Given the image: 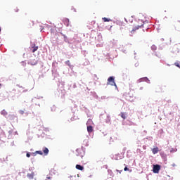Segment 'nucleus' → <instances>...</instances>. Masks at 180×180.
<instances>
[{
  "mask_svg": "<svg viewBox=\"0 0 180 180\" xmlns=\"http://www.w3.org/2000/svg\"><path fill=\"white\" fill-rule=\"evenodd\" d=\"M117 172H120V174H122V170L119 171L118 169H117Z\"/></svg>",
  "mask_w": 180,
  "mask_h": 180,
  "instance_id": "nucleus-26",
  "label": "nucleus"
},
{
  "mask_svg": "<svg viewBox=\"0 0 180 180\" xmlns=\"http://www.w3.org/2000/svg\"><path fill=\"white\" fill-rule=\"evenodd\" d=\"M91 123H92V120H91V119L88 120V121L86 122L87 126H88V124H91Z\"/></svg>",
  "mask_w": 180,
  "mask_h": 180,
  "instance_id": "nucleus-20",
  "label": "nucleus"
},
{
  "mask_svg": "<svg viewBox=\"0 0 180 180\" xmlns=\"http://www.w3.org/2000/svg\"><path fill=\"white\" fill-rule=\"evenodd\" d=\"M174 151H176V150H170V153H174Z\"/></svg>",
  "mask_w": 180,
  "mask_h": 180,
  "instance_id": "nucleus-28",
  "label": "nucleus"
},
{
  "mask_svg": "<svg viewBox=\"0 0 180 180\" xmlns=\"http://www.w3.org/2000/svg\"><path fill=\"white\" fill-rule=\"evenodd\" d=\"M15 115H8L9 120H15Z\"/></svg>",
  "mask_w": 180,
  "mask_h": 180,
  "instance_id": "nucleus-14",
  "label": "nucleus"
},
{
  "mask_svg": "<svg viewBox=\"0 0 180 180\" xmlns=\"http://www.w3.org/2000/svg\"><path fill=\"white\" fill-rule=\"evenodd\" d=\"M65 63L68 64V65H70V60H67Z\"/></svg>",
  "mask_w": 180,
  "mask_h": 180,
  "instance_id": "nucleus-25",
  "label": "nucleus"
},
{
  "mask_svg": "<svg viewBox=\"0 0 180 180\" xmlns=\"http://www.w3.org/2000/svg\"><path fill=\"white\" fill-rule=\"evenodd\" d=\"M77 153L81 151V149H77Z\"/></svg>",
  "mask_w": 180,
  "mask_h": 180,
  "instance_id": "nucleus-27",
  "label": "nucleus"
},
{
  "mask_svg": "<svg viewBox=\"0 0 180 180\" xmlns=\"http://www.w3.org/2000/svg\"><path fill=\"white\" fill-rule=\"evenodd\" d=\"M43 153H44V155H49V148H47L46 147H44L43 148Z\"/></svg>",
  "mask_w": 180,
  "mask_h": 180,
  "instance_id": "nucleus-9",
  "label": "nucleus"
},
{
  "mask_svg": "<svg viewBox=\"0 0 180 180\" xmlns=\"http://www.w3.org/2000/svg\"><path fill=\"white\" fill-rule=\"evenodd\" d=\"M103 22H112V20H110V18H103Z\"/></svg>",
  "mask_w": 180,
  "mask_h": 180,
  "instance_id": "nucleus-16",
  "label": "nucleus"
},
{
  "mask_svg": "<svg viewBox=\"0 0 180 180\" xmlns=\"http://www.w3.org/2000/svg\"><path fill=\"white\" fill-rule=\"evenodd\" d=\"M29 64H30L31 65H36V64H37V60H36V59H34L33 60H30Z\"/></svg>",
  "mask_w": 180,
  "mask_h": 180,
  "instance_id": "nucleus-8",
  "label": "nucleus"
},
{
  "mask_svg": "<svg viewBox=\"0 0 180 180\" xmlns=\"http://www.w3.org/2000/svg\"><path fill=\"white\" fill-rule=\"evenodd\" d=\"M35 155L39 154V155H43V152L41 150H37L34 153Z\"/></svg>",
  "mask_w": 180,
  "mask_h": 180,
  "instance_id": "nucleus-17",
  "label": "nucleus"
},
{
  "mask_svg": "<svg viewBox=\"0 0 180 180\" xmlns=\"http://www.w3.org/2000/svg\"><path fill=\"white\" fill-rule=\"evenodd\" d=\"M32 53H35V51H37V50H39V46H36V44H34L32 47Z\"/></svg>",
  "mask_w": 180,
  "mask_h": 180,
  "instance_id": "nucleus-7",
  "label": "nucleus"
},
{
  "mask_svg": "<svg viewBox=\"0 0 180 180\" xmlns=\"http://www.w3.org/2000/svg\"><path fill=\"white\" fill-rule=\"evenodd\" d=\"M174 65H176V67H178L179 68H180V63L176 62L174 63Z\"/></svg>",
  "mask_w": 180,
  "mask_h": 180,
  "instance_id": "nucleus-18",
  "label": "nucleus"
},
{
  "mask_svg": "<svg viewBox=\"0 0 180 180\" xmlns=\"http://www.w3.org/2000/svg\"><path fill=\"white\" fill-rule=\"evenodd\" d=\"M1 115H3V116H7L8 115V112H6V110H3L1 112Z\"/></svg>",
  "mask_w": 180,
  "mask_h": 180,
  "instance_id": "nucleus-15",
  "label": "nucleus"
},
{
  "mask_svg": "<svg viewBox=\"0 0 180 180\" xmlns=\"http://www.w3.org/2000/svg\"><path fill=\"white\" fill-rule=\"evenodd\" d=\"M120 116L122 119H126V117H127V114H126V112H121L120 113Z\"/></svg>",
  "mask_w": 180,
  "mask_h": 180,
  "instance_id": "nucleus-13",
  "label": "nucleus"
},
{
  "mask_svg": "<svg viewBox=\"0 0 180 180\" xmlns=\"http://www.w3.org/2000/svg\"><path fill=\"white\" fill-rule=\"evenodd\" d=\"M151 49L153 50V51L157 50V46H155V45H153L151 46Z\"/></svg>",
  "mask_w": 180,
  "mask_h": 180,
  "instance_id": "nucleus-19",
  "label": "nucleus"
},
{
  "mask_svg": "<svg viewBox=\"0 0 180 180\" xmlns=\"http://www.w3.org/2000/svg\"><path fill=\"white\" fill-rule=\"evenodd\" d=\"M19 113H20V115H24L25 114V111L23 110H19Z\"/></svg>",
  "mask_w": 180,
  "mask_h": 180,
  "instance_id": "nucleus-21",
  "label": "nucleus"
},
{
  "mask_svg": "<svg viewBox=\"0 0 180 180\" xmlns=\"http://www.w3.org/2000/svg\"><path fill=\"white\" fill-rule=\"evenodd\" d=\"M1 30H2V28L0 27V33H1Z\"/></svg>",
  "mask_w": 180,
  "mask_h": 180,
  "instance_id": "nucleus-29",
  "label": "nucleus"
},
{
  "mask_svg": "<svg viewBox=\"0 0 180 180\" xmlns=\"http://www.w3.org/2000/svg\"><path fill=\"white\" fill-rule=\"evenodd\" d=\"M26 157H27V158H30V153H27L26 154Z\"/></svg>",
  "mask_w": 180,
  "mask_h": 180,
  "instance_id": "nucleus-23",
  "label": "nucleus"
},
{
  "mask_svg": "<svg viewBox=\"0 0 180 180\" xmlns=\"http://www.w3.org/2000/svg\"><path fill=\"white\" fill-rule=\"evenodd\" d=\"M160 169H161V166H160V165H153L154 174H158L160 172Z\"/></svg>",
  "mask_w": 180,
  "mask_h": 180,
  "instance_id": "nucleus-2",
  "label": "nucleus"
},
{
  "mask_svg": "<svg viewBox=\"0 0 180 180\" xmlns=\"http://www.w3.org/2000/svg\"><path fill=\"white\" fill-rule=\"evenodd\" d=\"M76 169H79V171H84V167L81 166L80 165H77Z\"/></svg>",
  "mask_w": 180,
  "mask_h": 180,
  "instance_id": "nucleus-12",
  "label": "nucleus"
},
{
  "mask_svg": "<svg viewBox=\"0 0 180 180\" xmlns=\"http://www.w3.org/2000/svg\"><path fill=\"white\" fill-rule=\"evenodd\" d=\"M27 176V178H29V179H33V178L34 176V172L28 173Z\"/></svg>",
  "mask_w": 180,
  "mask_h": 180,
  "instance_id": "nucleus-6",
  "label": "nucleus"
},
{
  "mask_svg": "<svg viewBox=\"0 0 180 180\" xmlns=\"http://www.w3.org/2000/svg\"><path fill=\"white\" fill-rule=\"evenodd\" d=\"M159 150H158V147L156 148H153L152 149V153L153 154H157L158 153Z\"/></svg>",
  "mask_w": 180,
  "mask_h": 180,
  "instance_id": "nucleus-11",
  "label": "nucleus"
},
{
  "mask_svg": "<svg viewBox=\"0 0 180 180\" xmlns=\"http://www.w3.org/2000/svg\"><path fill=\"white\" fill-rule=\"evenodd\" d=\"M143 26H144V24H141V25H136L131 30V33H133V32H136V30H139L141 27H143Z\"/></svg>",
  "mask_w": 180,
  "mask_h": 180,
  "instance_id": "nucleus-3",
  "label": "nucleus"
},
{
  "mask_svg": "<svg viewBox=\"0 0 180 180\" xmlns=\"http://www.w3.org/2000/svg\"><path fill=\"white\" fill-rule=\"evenodd\" d=\"M47 178V179H50L51 178L50 177H46Z\"/></svg>",
  "mask_w": 180,
  "mask_h": 180,
  "instance_id": "nucleus-30",
  "label": "nucleus"
},
{
  "mask_svg": "<svg viewBox=\"0 0 180 180\" xmlns=\"http://www.w3.org/2000/svg\"><path fill=\"white\" fill-rule=\"evenodd\" d=\"M14 12H19V8H18V7H15L14 8Z\"/></svg>",
  "mask_w": 180,
  "mask_h": 180,
  "instance_id": "nucleus-22",
  "label": "nucleus"
},
{
  "mask_svg": "<svg viewBox=\"0 0 180 180\" xmlns=\"http://www.w3.org/2000/svg\"><path fill=\"white\" fill-rule=\"evenodd\" d=\"M63 23L66 26H70V20L68 18H64L63 19Z\"/></svg>",
  "mask_w": 180,
  "mask_h": 180,
  "instance_id": "nucleus-4",
  "label": "nucleus"
},
{
  "mask_svg": "<svg viewBox=\"0 0 180 180\" xmlns=\"http://www.w3.org/2000/svg\"><path fill=\"white\" fill-rule=\"evenodd\" d=\"M107 85H111V86H117L116 85V82H115V77H113L112 76L110 77L108 79V82H107Z\"/></svg>",
  "mask_w": 180,
  "mask_h": 180,
  "instance_id": "nucleus-1",
  "label": "nucleus"
},
{
  "mask_svg": "<svg viewBox=\"0 0 180 180\" xmlns=\"http://www.w3.org/2000/svg\"><path fill=\"white\" fill-rule=\"evenodd\" d=\"M150 82V79H148V78L147 77H143V78H141L139 82Z\"/></svg>",
  "mask_w": 180,
  "mask_h": 180,
  "instance_id": "nucleus-5",
  "label": "nucleus"
},
{
  "mask_svg": "<svg viewBox=\"0 0 180 180\" xmlns=\"http://www.w3.org/2000/svg\"><path fill=\"white\" fill-rule=\"evenodd\" d=\"M87 131L88 133H92V131H94V128L92 127V126L87 127Z\"/></svg>",
  "mask_w": 180,
  "mask_h": 180,
  "instance_id": "nucleus-10",
  "label": "nucleus"
},
{
  "mask_svg": "<svg viewBox=\"0 0 180 180\" xmlns=\"http://www.w3.org/2000/svg\"><path fill=\"white\" fill-rule=\"evenodd\" d=\"M124 171H129V168H127V167H125L124 168Z\"/></svg>",
  "mask_w": 180,
  "mask_h": 180,
  "instance_id": "nucleus-24",
  "label": "nucleus"
}]
</instances>
